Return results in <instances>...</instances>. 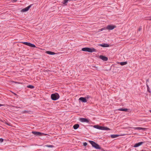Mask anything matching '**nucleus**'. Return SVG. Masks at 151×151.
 <instances>
[{
	"label": "nucleus",
	"mask_w": 151,
	"mask_h": 151,
	"mask_svg": "<svg viewBox=\"0 0 151 151\" xmlns=\"http://www.w3.org/2000/svg\"><path fill=\"white\" fill-rule=\"evenodd\" d=\"M116 26L115 25H108L106 28V29L110 30H111L116 27Z\"/></svg>",
	"instance_id": "7"
},
{
	"label": "nucleus",
	"mask_w": 151,
	"mask_h": 151,
	"mask_svg": "<svg viewBox=\"0 0 151 151\" xmlns=\"http://www.w3.org/2000/svg\"><path fill=\"white\" fill-rule=\"evenodd\" d=\"M27 87L28 88H29L31 89H33L34 88V86L32 85H29L27 86Z\"/></svg>",
	"instance_id": "20"
},
{
	"label": "nucleus",
	"mask_w": 151,
	"mask_h": 151,
	"mask_svg": "<svg viewBox=\"0 0 151 151\" xmlns=\"http://www.w3.org/2000/svg\"><path fill=\"white\" fill-rule=\"evenodd\" d=\"M90 97L89 96L87 95L86 96L85 98H86V99H88L90 98Z\"/></svg>",
	"instance_id": "29"
},
{
	"label": "nucleus",
	"mask_w": 151,
	"mask_h": 151,
	"mask_svg": "<svg viewBox=\"0 0 151 151\" xmlns=\"http://www.w3.org/2000/svg\"><path fill=\"white\" fill-rule=\"evenodd\" d=\"M93 127L98 129L103 130H110V129L108 127L100 126L98 125L93 126Z\"/></svg>",
	"instance_id": "2"
},
{
	"label": "nucleus",
	"mask_w": 151,
	"mask_h": 151,
	"mask_svg": "<svg viewBox=\"0 0 151 151\" xmlns=\"http://www.w3.org/2000/svg\"><path fill=\"white\" fill-rule=\"evenodd\" d=\"M69 0H64L63 3V4H65L68 3V1H69Z\"/></svg>",
	"instance_id": "21"
},
{
	"label": "nucleus",
	"mask_w": 151,
	"mask_h": 151,
	"mask_svg": "<svg viewBox=\"0 0 151 151\" xmlns=\"http://www.w3.org/2000/svg\"><path fill=\"white\" fill-rule=\"evenodd\" d=\"M32 133L34 134L35 136H46L47 135H48V134H46L40 132L34 131H32Z\"/></svg>",
	"instance_id": "4"
},
{
	"label": "nucleus",
	"mask_w": 151,
	"mask_h": 151,
	"mask_svg": "<svg viewBox=\"0 0 151 151\" xmlns=\"http://www.w3.org/2000/svg\"><path fill=\"white\" fill-rule=\"evenodd\" d=\"M99 58L104 61H107L108 60L107 57L102 55H100Z\"/></svg>",
	"instance_id": "11"
},
{
	"label": "nucleus",
	"mask_w": 151,
	"mask_h": 151,
	"mask_svg": "<svg viewBox=\"0 0 151 151\" xmlns=\"http://www.w3.org/2000/svg\"><path fill=\"white\" fill-rule=\"evenodd\" d=\"M133 128L134 130H142L143 131H146L147 129V128H142L141 127H134Z\"/></svg>",
	"instance_id": "10"
},
{
	"label": "nucleus",
	"mask_w": 151,
	"mask_h": 151,
	"mask_svg": "<svg viewBox=\"0 0 151 151\" xmlns=\"http://www.w3.org/2000/svg\"><path fill=\"white\" fill-rule=\"evenodd\" d=\"M82 50L83 51H86L89 52H96V50L93 48H91L88 47H84L82 48Z\"/></svg>",
	"instance_id": "1"
},
{
	"label": "nucleus",
	"mask_w": 151,
	"mask_h": 151,
	"mask_svg": "<svg viewBox=\"0 0 151 151\" xmlns=\"http://www.w3.org/2000/svg\"><path fill=\"white\" fill-rule=\"evenodd\" d=\"M83 145L84 146H86L87 145V143L86 142H85L83 143Z\"/></svg>",
	"instance_id": "26"
},
{
	"label": "nucleus",
	"mask_w": 151,
	"mask_h": 151,
	"mask_svg": "<svg viewBox=\"0 0 151 151\" xmlns=\"http://www.w3.org/2000/svg\"><path fill=\"white\" fill-rule=\"evenodd\" d=\"M79 100L83 103H86L87 102V100L85 97H81L79 98Z\"/></svg>",
	"instance_id": "12"
},
{
	"label": "nucleus",
	"mask_w": 151,
	"mask_h": 151,
	"mask_svg": "<svg viewBox=\"0 0 151 151\" xmlns=\"http://www.w3.org/2000/svg\"><path fill=\"white\" fill-rule=\"evenodd\" d=\"M144 142H139L138 143H136L134 146V147H137L141 145H142V144H144Z\"/></svg>",
	"instance_id": "13"
},
{
	"label": "nucleus",
	"mask_w": 151,
	"mask_h": 151,
	"mask_svg": "<svg viewBox=\"0 0 151 151\" xmlns=\"http://www.w3.org/2000/svg\"><path fill=\"white\" fill-rule=\"evenodd\" d=\"M106 29V28L105 27H104V28H102L100 29H99V32L101 31H102L103 30H105V29Z\"/></svg>",
	"instance_id": "23"
},
{
	"label": "nucleus",
	"mask_w": 151,
	"mask_h": 151,
	"mask_svg": "<svg viewBox=\"0 0 151 151\" xmlns=\"http://www.w3.org/2000/svg\"><path fill=\"white\" fill-rule=\"evenodd\" d=\"M22 43L24 44V45L32 47H36V46L35 45L32 44L30 42H22Z\"/></svg>",
	"instance_id": "6"
},
{
	"label": "nucleus",
	"mask_w": 151,
	"mask_h": 151,
	"mask_svg": "<svg viewBox=\"0 0 151 151\" xmlns=\"http://www.w3.org/2000/svg\"><path fill=\"white\" fill-rule=\"evenodd\" d=\"M72 0H69L68 1H71Z\"/></svg>",
	"instance_id": "36"
},
{
	"label": "nucleus",
	"mask_w": 151,
	"mask_h": 151,
	"mask_svg": "<svg viewBox=\"0 0 151 151\" xmlns=\"http://www.w3.org/2000/svg\"><path fill=\"white\" fill-rule=\"evenodd\" d=\"M46 53L50 55H54L56 54V53L55 52L50 51H47L46 52Z\"/></svg>",
	"instance_id": "15"
},
{
	"label": "nucleus",
	"mask_w": 151,
	"mask_h": 151,
	"mask_svg": "<svg viewBox=\"0 0 151 151\" xmlns=\"http://www.w3.org/2000/svg\"><path fill=\"white\" fill-rule=\"evenodd\" d=\"M111 138H114L119 136V135L118 134H111L110 135Z\"/></svg>",
	"instance_id": "18"
},
{
	"label": "nucleus",
	"mask_w": 151,
	"mask_h": 151,
	"mask_svg": "<svg viewBox=\"0 0 151 151\" xmlns=\"http://www.w3.org/2000/svg\"><path fill=\"white\" fill-rule=\"evenodd\" d=\"M14 107V106H13ZM15 107L16 108H19V107Z\"/></svg>",
	"instance_id": "34"
},
{
	"label": "nucleus",
	"mask_w": 151,
	"mask_h": 151,
	"mask_svg": "<svg viewBox=\"0 0 151 151\" xmlns=\"http://www.w3.org/2000/svg\"><path fill=\"white\" fill-rule=\"evenodd\" d=\"M140 151H149V150H141Z\"/></svg>",
	"instance_id": "32"
},
{
	"label": "nucleus",
	"mask_w": 151,
	"mask_h": 151,
	"mask_svg": "<svg viewBox=\"0 0 151 151\" xmlns=\"http://www.w3.org/2000/svg\"><path fill=\"white\" fill-rule=\"evenodd\" d=\"M46 147H51V148H52L54 147V146L52 145H46L45 146Z\"/></svg>",
	"instance_id": "22"
},
{
	"label": "nucleus",
	"mask_w": 151,
	"mask_h": 151,
	"mask_svg": "<svg viewBox=\"0 0 151 151\" xmlns=\"http://www.w3.org/2000/svg\"><path fill=\"white\" fill-rule=\"evenodd\" d=\"M142 28L141 26L140 27H139V29H138V30L139 31H140L142 30Z\"/></svg>",
	"instance_id": "27"
},
{
	"label": "nucleus",
	"mask_w": 151,
	"mask_h": 151,
	"mask_svg": "<svg viewBox=\"0 0 151 151\" xmlns=\"http://www.w3.org/2000/svg\"><path fill=\"white\" fill-rule=\"evenodd\" d=\"M32 5V4H31V5H29L27 7H26L25 8L23 9H22L21 11L22 12H26L28 11L29 9L31 8Z\"/></svg>",
	"instance_id": "8"
},
{
	"label": "nucleus",
	"mask_w": 151,
	"mask_h": 151,
	"mask_svg": "<svg viewBox=\"0 0 151 151\" xmlns=\"http://www.w3.org/2000/svg\"><path fill=\"white\" fill-rule=\"evenodd\" d=\"M51 98L53 100H56L58 99L60 97L59 95L57 93H52L51 96Z\"/></svg>",
	"instance_id": "5"
},
{
	"label": "nucleus",
	"mask_w": 151,
	"mask_h": 151,
	"mask_svg": "<svg viewBox=\"0 0 151 151\" xmlns=\"http://www.w3.org/2000/svg\"><path fill=\"white\" fill-rule=\"evenodd\" d=\"M147 90L148 92H149V93H151L150 91L149 90V88L147 84Z\"/></svg>",
	"instance_id": "24"
},
{
	"label": "nucleus",
	"mask_w": 151,
	"mask_h": 151,
	"mask_svg": "<svg viewBox=\"0 0 151 151\" xmlns=\"http://www.w3.org/2000/svg\"><path fill=\"white\" fill-rule=\"evenodd\" d=\"M4 104H0V106H4Z\"/></svg>",
	"instance_id": "30"
},
{
	"label": "nucleus",
	"mask_w": 151,
	"mask_h": 151,
	"mask_svg": "<svg viewBox=\"0 0 151 151\" xmlns=\"http://www.w3.org/2000/svg\"><path fill=\"white\" fill-rule=\"evenodd\" d=\"M4 141V139L2 138H0V142H2Z\"/></svg>",
	"instance_id": "28"
},
{
	"label": "nucleus",
	"mask_w": 151,
	"mask_h": 151,
	"mask_svg": "<svg viewBox=\"0 0 151 151\" xmlns=\"http://www.w3.org/2000/svg\"><path fill=\"white\" fill-rule=\"evenodd\" d=\"M118 63H119L121 65H124L127 64V62H119Z\"/></svg>",
	"instance_id": "19"
},
{
	"label": "nucleus",
	"mask_w": 151,
	"mask_h": 151,
	"mask_svg": "<svg viewBox=\"0 0 151 151\" xmlns=\"http://www.w3.org/2000/svg\"><path fill=\"white\" fill-rule=\"evenodd\" d=\"M27 111H24V113H27Z\"/></svg>",
	"instance_id": "33"
},
{
	"label": "nucleus",
	"mask_w": 151,
	"mask_h": 151,
	"mask_svg": "<svg viewBox=\"0 0 151 151\" xmlns=\"http://www.w3.org/2000/svg\"><path fill=\"white\" fill-rule=\"evenodd\" d=\"M149 111L151 113V110H150Z\"/></svg>",
	"instance_id": "35"
},
{
	"label": "nucleus",
	"mask_w": 151,
	"mask_h": 151,
	"mask_svg": "<svg viewBox=\"0 0 151 151\" xmlns=\"http://www.w3.org/2000/svg\"><path fill=\"white\" fill-rule=\"evenodd\" d=\"M128 109H126V108H121L120 109H118V111H127L128 110Z\"/></svg>",
	"instance_id": "16"
},
{
	"label": "nucleus",
	"mask_w": 151,
	"mask_h": 151,
	"mask_svg": "<svg viewBox=\"0 0 151 151\" xmlns=\"http://www.w3.org/2000/svg\"><path fill=\"white\" fill-rule=\"evenodd\" d=\"M89 142L92 145V147L97 149H100L101 147L97 144L92 141H89Z\"/></svg>",
	"instance_id": "3"
},
{
	"label": "nucleus",
	"mask_w": 151,
	"mask_h": 151,
	"mask_svg": "<svg viewBox=\"0 0 151 151\" xmlns=\"http://www.w3.org/2000/svg\"><path fill=\"white\" fill-rule=\"evenodd\" d=\"M148 20H151V17L149 18L148 19Z\"/></svg>",
	"instance_id": "31"
},
{
	"label": "nucleus",
	"mask_w": 151,
	"mask_h": 151,
	"mask_svg": "<svg viewBox=\"0 0 151 151\" xmlns=\"http://www.w3.org/2000/svg\"><path fill=\"white\" fill-rule=\"evenodd\" d=\"M5 124H6L8 125V126H11V124H10V123L6 122L5 123Z\"/></svg>",
	"instance_id": "25"
},
{
	"label": "nucleus",
	"mask_w": 151,
	"mask_h": 151,
	"mask_svg": "<svg viewBox=\"0 0 151 151\" xmlns=\"http://www.w3.org/2000/svg\"><path fill=\"white\" fill-rule=\"evenodd\" d=\"M99 45L103 47H109V45L106 43L100 44Z\"/></svg>",
	"instance_id": "14"
},
{
	"label": "nucleus",
	"mask_w": 151,
	"mask_h": 151,
	"mask_svg": "<svg viewBox=\"0 0 151 151\" xmlns=\"http://www.w3.org/2000/svg\"><path fill=\"white\" fill-rule=\"evenodd\" d=\"M79 120L81 122H85L87 123L89 122V120L88 119L85 118H80Z\"/></svg>",
	"instance_id": "9"
},
{
	"label": "nucleus",
	"mask_w": 151,
	"mask_h": 151,
	"mask_svg": "<svg viewBox=\"0 0 151 151\" xmlns=\"http://www.w3.org/2000/svg\"><path fill=\"white\" fill-rule=\"evenodd\" d=\"M79 127V125L78 124H74L73 126V128L75 129H77Z\"/></svg>",
	"instance_id": "17"
}]
</instances>
